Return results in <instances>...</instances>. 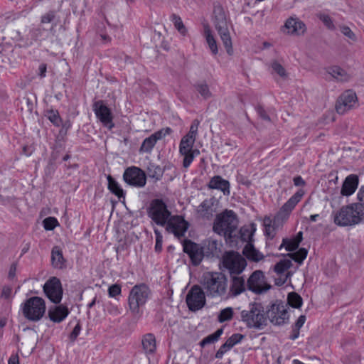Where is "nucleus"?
<instances>
[{
    "mask_svg": "<svg viewBox=\"0 0 364 364\" xmlns=\"http://www.w3.org/2000/svg\"><path fill=\"white\" fill-rule=\"evenodd\" d=\"M171 20L173 22V24H174L176 28L178 31V32L181 35L186 36L187 30H186V28L185 27L181 17L177 16L176 14H173L171 16Z\"/></svg>",
    "mask_w": 364,
    "mask_h": 364,
    "instance_id": "nucleus-40",
    "label": "nucleus"
},
{
    "mask_svg": "<svg viewBox=\"0 0 364 364\" xmlns=\"http://www.w3.org/2000/svg\"><path fill=\"white\" fill-rule=\"evenodd\" d=\"M108 188L118 198L124 197V192L118 183L110 176H107Z\"/></svg>",
    "mask_w": 364,
    "mask_h": 364,
    "instance_id": "nucleus-34",
    "label": "nucleus"
},
{
    "mask_svg": "<svg viewBox=\"0 0 364 364\" xmlns=\"http://www.w3.org/2000/svg\"><path fill=\"white\" fill-rule=\"evenodd\" d=\"M243 335L240 333H235L232 335L227 341L229 342L231 346L233 347L235 344L240 343L243 338Z\"/></svg>",
    "mask_w": 364,
    "mask_h": 364,
    "instance_id": "nucleus-51",
    "label": "nucleus"
},
{
    "mask_svg": "<svg viewBox=\"0 0 364 364\" xmlns=\"http://www.w3.org/2000/svg\"><path fill=\"white\" fill-rule=\"evenodd\" d=\"M308 251L305 248H300L297 252L289 253L287 255L296 262L301 264L307 256Z\"/></svg>",
    "mask_w": 364,
    "mask_h": 364,
    "instance_id": "nucleus-38",
    "label": "nucleus"
},
{
    "mask_svg": "<svg viewBox=\"0 0 364 364\" xmlns=\"http://www.w3.org/2000/svg\"><path fill=\"white\" fill-rule=\"evenodd\" d=\"M200 124V121L197 119H194L192 122V124L190 127V129L188 134H186V136H188L189 138H193L196 140V136L198 134V126Z\"/></svg>",
    "mask_w": 364,
    "mask_h": 364,
    "instance_id": "nucleus-46",
    "label": "nucleus"
},
{
    "mask_svg": "<svg viewBox=\"0 0 364 364\" xmlns=\"http://www.w3.org/2000/svg\"><path fill=\"white\" fill-rule=\"evenodd\" d=\"M247 288L250 291L259 294L267 291L271 285L268 284L263 272L255 271L247 281Z\"/></svg>",
    "mask_w": 364,
    "mask_h": 364,
    "instance_id": "nucleus-14",
    "label": "nucleus"
},
{
    "mask_svg": "<svg viewBox=\"0 0 364 364\" xmlns=\"http://www.w3.org/2000/svg\"><path fill=\"white\" fill-rule=\"evenodd\" d=\"M206 242L208 253L213 255L217 254L219 249L218 241L216 240L210 239Z\"/></svg>",
    "mask_w": 364,
    "mask_h": 364,
    "instance_id": "nucleus-44",
    "label": "nucleus"
},
{
    "mask_svg": "<svg viewBox=\"0 0 364 364\" xmlns=\"http://www.w3.org/2000/svg\"><path fill=\"white\" fill-rule=\"evenodd\" d=\"M12 292V289L10 287L5 286L2 289L1 297L5 299H9Z\"/></svg>",
    "mask_w": 364,
    "mask_h": 364,
    "instance_id": "nucleus-55",
    "label": "nucleus"
},
{
    "mask_svg": "<svg viewBox=\"0 0 364 364\" xmlns=\"http://www.w3.org/2000/svg\"><path fill=\"white\" fill-rule=\"evenodd\" d=\"M148 174L149 177L155 178L156 180H159L163 176V171L159 166L151 164L148 167Z\"/></svg>",
    "mask_w": 364,
    "mask_h": 364,
    "instance_id": "nucleus-39",
    "label": "nucleus"
},
{
    "mask_svg": "<svg viewBox=\"0 0 364 364\" xmlns=\"http://www.w3.org/2000/svg\"><path fill=\"white\" fill-rule=\"evenodd\" d=\"M124 180L129 185L143 187L146 184V175L139 168L131 167L126 169L123 175Z\"/></svg>",
    "mask_w": 364,
    "mask_h": 364,
    "instance_id": "nucleus-16",
    "label": "nucleus"
},
{
    "mask_svg": "<svg viewBox=\"0 0 364 364\" xmlns=\"http://www.w3.org/2000/svg\"><path fill=\"white\" fill-rule=\"evenodd\" d=\"M294 183L296 186H303L305 185V181L301 176L294 178Z\"/></svg>",
    "mask_w": 364,
    "mask_h": 364,
    "instance_id": "nucleus-61",
    "label": "nucleus"
},
{
    "mask_svg": "<svg viewBox=\"0 0 364 364\" xmlns=\"http://www.w3.org/2000/svg\"><path fill=\"white\" fill-rule=\"evenodd\" d=\"M257 112L258 113V114L259 115V117L265 120V121H267V122H270V117H269V115L267 114V113L266 112V111L264 110V109L260 106L257 107Z\"/></svg>",
    "mask_w": 364,
    "mask_h": 364,
    "instance_id": "nucleus-52",
    "label": "nucleus"
},
{
    "mask_svg": "<svg viewBox=\"0 0 364 364\" xmlns=\"http://www.w3.org/2000/svg\"><path fill=\"white\" fill-rule=\"evenodd\" d=\"M108 293L111 297L119 295L121 294V286L117 284L111 285L108 289Z\"/></svg>",
    "mask_w": 364,
    "mask_h": 364,
    "instance_id": "nucleus-50",
    "label": "nucleus"
},
{
    "mask_svg": "<svg viewBox=\"0 0 364 364\" xmlns=\"http://www.w3.org/2000/svg\"><path fill=\"white\" fill-rule=\"evenodd\" d=\"M52 264L55 268L61 269L65 266V259L59 247L55 246L51 251Z\"/></svg>",
    "mask_w": 364,
    "mask_h": 364,
    "instance_id": "nucleus-30",
    "label": "nucleus"
},
{
    "mask_svg": "<svg viewBox=\"0 0 364 364\" xmlns=\"http://www.w3.org/2000/svg\"><path fill=\"white\" fill-rule=\"evenodd\" d=\"M218 201L212 197L203 200L197 208L196 213L199 218L210 220L218 210Z\"/></svg>",
    "mask_w": 364,
    "mask_h": 364,
    "instance_id": "nucleus-19",
    "label": "nucleus"
},
{
    "mask_svg": "<svg viewBox=\"0 0 364 364\" xmlns=\"http://www.w3.org/2000/svg\"><path fill=\"white\" fill-rule=\"evenodd\" d=\"M80 330H81V326L79 323H77L75 328H73V331L71 332L70 335V339L71 341H75V339L77 338V337L78 336L80 332Z\"/></svg>",
    "mask_w": 364,
    "mask_h": 364,
    "instance_id": "nucleus-53",
    "label": "nucleus"
},
{
    "mask_svg": "<svg viewBox=\"0 0 364 364\" xmlns=\"http://www.w3.org/2000/svg\"><path fill=\"white\" fill-rule=\"evenodd\" d=\"M43 227L46 230H53L59 223L55 218L48 217L43 221Z\"/></svg>",
    "mask_w": 364,
    "mask_h": 364,
    "instance_id": "nucleus-43",
    "label": "nucleus"
},
{
    "mask_svg": "<svg viewBox=\"0 0 364 364\" xmlns=\"http://www.w3.org/2000/svg\"><path fill=\"white\" fill-rule=\"evenodd\" d=\"M364 218V208L360 204L352 203L343 206L333 213V222L338 226H353L359 224Z\"/></svg>",
    "mask_w": 364,
    "mask_h": 364,
    "instance_id": "nucleus-2",
    "label": "nucleus"
},
{
    "mask_svg": "<svg viewBox=\"0 0 364 364\" xmlns=\"http://www.w3.org/2000/svg\"><path fill=\"white\" fill-rule=\"evenodd\" d=\"M341 33L347 38L351 39L353 41H356V36L351 29L346 26H342L340 27Z\"/></svg>",
    "mask_w": 364,
    "mask_h": 364,
    "instance_id": "nucleus-49",
    "label": "nucleus"
},
{
    "mask_svg": "<svg viewBox=\"0 0 364 364\" xmlns=\"http://www.w3.org/2000/svg\"><path fill=\"white\" fill-rule=\"evenodd\" d=\"M223 264L231 274H240L247 265L245 259L239 253L233 251L227 252L224 254Z\"/></svg>",
    "mask_w": 364,
    "mask_h": 364,
    "instance_id": "nucleus-11",
    "label": "nucleus"
},
{
    "mask_svg": "<svg viewBox=\"0 0 364 364\" xmlns=\"http://www.w3.org/2000/svg\"><path fill=\"white\" fill-rule=\"evenodd\" d=\"M264 225L265 228V234L269 237H273L274 235V228L272 225V220L269 218H265L264 220Z\"/></svg>",
    "mask_w": 364,
    "mask_h": 364,
    "instance_id": "nucleus-48",
    "label": "nucleus"
},
{
    "mask_svg": "<svg viewBox=\"0 0 364 364\" xmlns=\"http://www.w3.org/2000/svg\"><path fill=\"white\" fill-rule=\"evenodd\" d=\"M306 321V316L304 315H301L296 322L295 323L294 327H296L297 328H301Z\"/></svg>",
    "mask_w": 364,
    "mask_h": 364,
    "instance_id": "nucleus-59",
    "label": "nucleus"
},
{
    "mask_svg": "<svg viewBox=\"0 0 364 364\" xmlns=\"http://www.w3.org/2000/svg\"><path fill=\"white\" fill-rule=\"evenodd\" d=\"M233 311L230 307L223 309L218 315V321L220 322H224L229 321L232 318Z\"/></svg>",
    "mask_w": 364,
    "mask_h": 364,
    "instance_id": "nucleus-42",
    "label": "nucleus"
},
{
    "mask_svg": "<svg viewBox=\"0 0 364 364\" xmlns=\"http://www.w3.org/2000/svg\"><path fill=\"white\" fill-rule=\"evenodd\" d=\"M359 107L358 96L352 90H347L343 92L337 98L335 104L336 112L343 115L350 110L355 109Z\"/></svg>",
    "mask_w": 364,
    "mask_h": 364,
    "instance_id": "nucleus-7",
    "label": "nucleus"
},
{
    "mask_svg": "<svg viewBox=\"0 0 364 364\" xmlns=\"http://www.w3.org/2000/svg\"><path fill=\"white\" fill-rule=\"evenodd\" d=\"M213 23L215 29L223 43L228 55L233 53L232 40L229 31L228 23L225 13L223 7L220 5L215 6L213 10Z\"/></svg>",
    "mask_w": 364,
    "mask_h": 364,
    "instance_id": "nucleus-5",
    "label": "nucleus"
},
{
    "mask_svg": "<svg viewBox=\"0 0 364 364\" xmlns=\"http://www.w3.org/2000/svg\"><path fill=\"white\" fill-rule=\"evenodd\" d=\"M43 291L48 298L55 304H59L63 296L60 281L55 277L48 279L43 286Z\"/></svg>",
    "mask_w": 364,
    "mask_h": 364,
    "instance_id": "nucleus-15",
    "label": "nucleus"
},
{
    "mask_svg": "<svg viewBox=\"0 0 364 364\" xmlns=\"http://www.w3.org/2000/svg\"><path fill=\"white\" fill-rule=\"evenodd\" d=\"M22 312L28 320L38 321L46 312L45 301L38 296L31 297L22 304Z\"/></svg>",
    "mask_w": 364,
    "mask_h": 364,
    "instance_id": "nucleus-6",
    "label": "nucleus"
},
{
    "mask_svg": "<svg viewBox=\"0 0 364 364\" xmlns=\"http://www.w3.org/2000/svg\"><path fill=\"white\" fill-rule=\"evenodd\" d=\"M188 228V223L181 216H172L166 223V230L173 233L177 238L184 236Z\"/></svg>",
    "mask_w": 364,
    "mask_h": 364,
    "instance_id": "nucleus-18",
    "label": "nucleus"
},
{
    "mask_svg": "<svg viewBox=\"0 0 364 364\" xmlns=\"http://www.w3.org/2000/svg\"><path fill=\"white\" fill-rule=\"evenodd\" d=\"M208 187L210 189H217L221 191L224 195H230V183L228 181L223 179L220 176H215L210 178Z\"/></svg>",
    "mask_w": 364,
    "mask_h": 364,
    "instance_id": "nucleus-24",
    "label": "nucleus"
},
{
    "mask_svg": "<svg viewBox=\"0 0 364 364\" xmlns=\"http://www.w3.org/2000/svg\"><path fill=\"white\" fill-rule=\"evenodd\" d=\"M143 350L146 354H154L156 350L155 336L152 333H148L143 336L141 340Z\"/></svg>",
    "mask_w": 364,
    "mask_h": 364,
    "instance_id": "nucleus-29",
    "label": "nucleus"
},
{
    "mask_svg": "<svg viewBox=\"0 0 364 364\" xmlns=\"http://www.w3.org/2000/svg\"><path fill=\"white\" fill-rule=\"evenodd\" d=\"M290 275H291L290 272H288L286 274H284L283 278L280 277L279 279H276V284L277 285H282V284H284L286 282L287 278Z\"/></svg>",
    "mask_w": 364,
    "mask_h": 364,
    "instance_id": "nucleus-60",
    "label": "nucleus"
},
{
    "mask_svg": "<svg viewBox=\"0 0 364 364\" xmlns=\"http://www.w3.org/2000/svg\"><path fill=\"white\" fill-rule=\"evenodd\" d=\"M271 67L274 73L278 74L282 77H286L287 74L284 68L277 61L272 63Z\"/></svg>",
    "mask_w": 364,
    "mask_h": 364,
    "instance_id": "nucleus-47",
    "label": "nucleus"
},
{
    "mask_svg": "<svg viewBox=\"0 0 364 364\" xmlns=\"http://www.w3.org/2000/svg\"><path fill=\"white\" fill-rule=\"evenodd\" d=\"M54 18H55V13L53 11H50L42 16L41 22L43 23H50L54 19Z\"/></svg>",
    "mask_w": 364,
    "mask_h": 364,
    "instance_id": "nucleus-54",
    "label": "nucleus"
},
{
    "mask_svg": "<svg viewBox=\"0 0 364 364\" xmlns=\"http://www.w3.org/2000/svg\"><path fill=\"white\" fill-rule=\"evenodd\" d=\"M292 266L291 260L283 259L277 262L274 267V271L281 277Z\"/></svg>",
    "mask_w": 364,
    "mask_h": 364,
    "instance_id": "nucleus-33",
    "label": "nucleus"
},
{
    "mask_svg": "<svg viewBox=\"0 0 364 364\" xmlns=\"http://www.w3.org/2000/svg\"><path fill=\"white\" fill-rule=\"evenodd\" d=\"M237 225L238 220L234 211L225 210L217 215L213 230L220 235L231 238L233 232L237 230Z\"/></svg>",
    "mask_w": 364,
    "mask_h": 364,
    "instance_id": "nucleus-4",
    "label": "nucleus"
},
{
    "mask_svg": "<svg viewBox=\"0 0 364 364\" xmlns=\"http://www.w3.org/2000/svg\"><path fill=\"white\" fill-rule=\"evenodd\" d=\"M148 215L157 225L161 226H164L171 217L166 205L159 199L151 201L148 210Z\"/></svg>",
    "mask_w": 364,
    "mask_h": 364,
    "instance_id": "nucleus-9",
    "label": "nucleus"
},
{
    "mask_svg": "<svg viewBox=\"0 0 364 364\" xmlns=\"http://www.w3.org/2000/svg\"><path fill=\"white\" fill-rule=\"evenodd\" d=\"M358 186V177L356 175H350L345 179L342 188L341 194L343 196H350L356 190Z\"/></svg>",
    "mask_w": 364,
    "mask_h": 364,
    "instance_id": "nucleus-26",
    "label": "nucleus"
},
{
    "mask_svg": "<svg viewBox=\"0 0 364 364\" xmlns=\"http://www.w3.org/2000/svg\"><path fill=\"white\" fill-rule=\"evenodd\" d=\"M93 110L97 117L105 126L111 129L112 124V117L109 109L103 103L102 101H97L93 105Z\"/></svg>",
    "mask_w": 364,
    "mask_h": 364,
    "instance_id": "nucleus-21",
    "label": "nucleus"
},
{
    "mask_svg": "<svg viewBox=\"0 0 364 364\" xmlns=\"http://www.w3.org/2000/svg\"><path fill=\"white\" fill-rule=\"evenodd\" d=\"M196 139L184 136L179 144V152L183 156V166L188 168L192 163L195 156L198 155L200 151L198 149H193V145Z\"/></svg>",
    "mask_w": 364,
    "mask_h": 364,
    "instance_id": "nucleus-12",
    "label": "nucleus"
},
{
    "mask_svg": "<svg viewBox=\"0 0 364 364\" xmlns=\"http://www.w3.org/2000/svg\"><path fill=\"white\" fill-rule=\"evenodd\" d=\"M299 245V244L296 242L294 238L291 240L283 239L282 244L279 247V249H282V247H285L287 251L291 252L296 250Z\"/></svg>",
    "mask_w": 364,
    "mask_h": 364,
    "instance_id": "nucleus-41",
    "label": "nucleus"
},
{
    "mask_svg": "<svg viewBox=\"0 0 364 364\" xmlns=\"http://www.w3.org/2000/svg\"><path fill=\"white\" fill-rule=\"evenodd\" d=\"M149 287L144 284L134 286L129 296V306L133 313H138L139 307L144 305L149 295Z\"/></svg>",
    "mask_w": 364,
    "mask_h": 364,
    "instance_id": "nucleus-10",
    "label": "nucleus"
},
{
    "mask_svg": "<svg viewBox=\"0 0 364 364\" xmlns=\"http://www.w3.org/2000/svg\"><path fill=\"white\" fill-rule=\"evenodd\" d=\"M327 73L338 82H347L350 78V75L344 69L336 65L328 68Z\"/></svg>",
    "mask_w": 364,
    "mask_h": 364,
    "instance_id": "nucleus-28",
    "label": "nucleus"
},
{
    "mask_svg": "<svg viewBox=\"0 0 364 364\" xmlns=\"http://www.w3.org/2000/svg\"><path fill=\"white\" fill-rule=\"evenodd\" d=\"M162 241L163 238L159 237V239H156V245H155V250L156 252H161L162 249Z\"/></svg>",
    "mask_w": 364,
    "mask_h": 364,
    "instance_id": "nucleus-64",
    "label": "nucleus"
},
{
    "mask_svg": "<svg viewBox=\"0 0 364 364\" xmlns=\"http://www.w3.org/2000/svg\"><path fill=\"white\" fill-rule=\"evenodd\" d=\"M200 284L208 296L221 297L226 294L227 278L221 272H205L203 274Z\"/></svg>",
    "mask_w": 364,
    "mask_h": 364,
    "instance_id": "nucleus-1",
    "label": "nucleus"
},
{
    "mask_svg": "<svg viewBox=\"0 0 364 364\" xmlns=\"http://www.w3.org/2000/svg\"><path fill=\"white\" fill-rule=\"evenodd\" d=\"M205 293L198 285L191 287L186 295V304L192 311L202 309L205 304Z\"/></svg>",
    "mask_w": 364,
    "mask_h": 364,
    "instance_id": "nucleus-13",
    "label": "nucleus"
},
{
    "mask_svg": "<svg viewBox=\"0 0 364 364\" xmlns=\"http://www.w3.org/2000/svg\"><path fill=\"white\" fill-rule=\"evenodd\" d=\"M299 330L296 327H293L292 333L289 337L291 340H295L299 336Z\"/></svg>",
    "mask_w": 364,
    "mask_h": 364,
    "instance_id": "nucleus-63",
    "label": "nucleus"
},
{
    "mask_svg": "<svg viewBox=\"0 0 364 364\" xmlns=\"http://www.w3.org/2000/svg\"><path fill=\"white\" fill-rule=\"evenodd\" d=\"M304 195V191L303 190H299L282 205L279 213L287 217L296 205L301 200Z\"/></svg>",
    "mask_w": 364,
    "mask_h": 364,
    "instance_id": "nucleus-23",
    "label": "nucleus"
},
{
    "mask_svg": "<svg viewBox=\"0 0 364 364\" xmlns=\"http://www.w3.org/2000/svg\"><path fill=\"white\" fill-rule=\"evenodd\" d=\"M16 268H17V265L16 263H13L11 265L9 272V274H8V277L9 279H12L15 277L16 272Z\"/></svg>",
    "mask_w": 364,
    "mask_h": 364,
    "instance_id": "nucleus-58",
    "label": "nucleus"
},
{
    "mask_svg": "<svg viewBox=\"0 0 364 364\" xmlns=\"http://www.w3.org/2000/svg\"><path fill=\"white\" fill-rule=\"evenodd\" d=\"M171 132L172 130L171 128L166 127L154 132L143 141L139 149V151L141 153H150L157 141L161 139L167 134H171Z\"/></svg>",
    "mask_w": 364,
    "mask_h": 364,
    "instance_id": "nucleus-20",
    "label": "nucleus"
},
{
    "mask_svg": "<svg viewBox=\"0 0 364 364\" xmlns=\"http://www.w3.org/2000/svg\"><path fill=\"white\" fill-rule=\"evenodd\" d=\"M288 306L281 301L272 304L265 311L267 320L274 325H283L289 321Z\"/></svg>",
    "mask_w": 364,
    "mask_h": 364,
    "instance_id": "nucleus-8",
    "label": "nucleus"
},
{
    "mask_svg": "<svg viewBox=\"0 0 364 364\" xmlns=\"http://www.w3.org/2000/svg\"><path fill=\"white\" fill-rule=\"evenodd\" d=\"M68 313L69 311L66 306L59 305L50 308L48 310V316L52 321L60 323L66 318Z\"/></svg>",
    "mask_w": 364,
    "mask_h": 364,
    "instance_id": "nucleus-25",
    "label": "nucleus"
},
{
    "mask_svg": "<svg viewBox=\"0 0 364 364\" xmlns=\"http://www.w3.org/2000/svg\"><path fill=\"white\" fill-rule=\"evenodd\" d=\"M318 17L328 29L334 30L336 28L332 18L328 15L319 14Z\"/></svg>",
    "mask_w": 364,
    "mask_h": 364,
    "instance_id": "nucleus-45",
    "label": "nucleus"
},
{
    "mask_svg": "<svg viewBox=\"0 0 364 364\" xmlns=\"http://www.w3.org/2000/svg\"><path fill=\"white\" fill-rule=\"evenodd\" d=\"M285 27L291 34H303L306 31L305 24L296 18H289L285 23Z\"/></svg>",
    "mask_w": 364,
    "mask_h": 364,
    "instance_id": "nucleus-27",
    "label": "nucleus"
},
{
    "mask_svg": "<svg viewBox=\"0 0 364 364\" xmlns=\"http://www.w3.org/2000/svg\"><path fill=\"white\" fill-rule=\"evenodd\" d=\"M223 331L222 328H219L213 334H210V335L206 336L205 338H204L200 343V346L204 347L205 346H206L208 344H210V343H213L217 341L219 339V338L220 337V336L222 335Z\"/></svg>",
    "mask_w": 364,
    "mask_h": 364,
    "instance_id": "nucleus-36",
    "label": "nucleus"
},
{
    "mask_svg": "<svg viewBox=\"0 0 364 364\" xmlns=\"http://www.w3.org/2000/svg\"><path fill=\"white\" fill-rule=\"evenodd\" d=\"M247 283L243 277L238 275L232 276L231 278V284L230 286L228 296L234 297L240 295L245 291Z\"/></svg>",
    "mask_w": 364,
    "mask_h": 364,
    "instance_id": "nucleus-22",
    "label": "nucleus"
},
{
    "mask_svg": "<svg viewBox=\"0 0 364 364\" xmlns=\"http://www.w3.org/2000/svg\"><path fill=\"white\" fill-rule=\"evenodd\" d=\"M48 119L51 122L54 124L58 126L60 122V117L58 114H55L53 112H50L48 115Z\"/></svg>",
    "mask_w": 364,
    "mask_h": 364,
    "instance_id": "nucleus-56",
    "label": "nucleus"
},
{
    "mask_svg": "<svg viewBox=\"0 0 364 364\" xmlns=\"http://www.w3.org/2000/svg\"><path fill=\"white\" fill-rule=\"evenodd\" d=\"M204 33L210 49L213 54L216 55L218 52L216 41L212 35L210 28L208 24L204 26Z\"/></svg>",
    "mask_w": 364,
    "mask_h": 364,
    "instance_id": "nucleus-32",
    "label": "nucleus"
},
{
    "mask_svg": "<svg viewBox=\"0 0 364 364\" xmlns=\"http://www.w3.org/2000/svg\"><path fill=\"white\" fill-rule=\"evenodd\" d=\"M241 321L248 328L261 329L267 325L264 309L260 303H251L240 312Z\"/></svg>",
    "mask_w": 364,
    "mask_h": 364,
    "instance_id": "nucleus-3",
    "label": "nucleus"
},
{
    "mask_svg": "<svg viewBox=\"0 0 364 364\" xmlns=\"http://www.w3.org/2000/svg\"><path fill=\"white\" fill-rule=\"evenodd\" d=\"M287 305L293 308H300L302 305V298L296 292L289 293L287 296Z\"/></svg>",
    "mask_w": 364,
    "mask_h": 364,
    "instance_id": "nucleus-35",
    "label": "nucleus"
},
{
    "mask_svg": "<svg viewBox=\"0 0 364 364\" xmlns=\"http://www.w3.org/2000/svg\"><path fill=\"white\" fill-rule=\"evenodd\" d=\"M243 254L247 258L255 262H258L263 258V255L251 244H247L245 245L243 249Z\"/></svg>",
    "mask_w": 364,
    "mask_h": 364,
    "instance_id": "nucleus-31",
    "label": "nucleus"
},
{
    "mask_svg": "<svg viewBox=\"0 0 364 364\" xmlns=\"http://www.w3.org/2000/svg\"><path fill=\"white\" fill-rule=\"evenodd\" d=\"M227 351L228 350H226L225 347L222 345L219 350L216 352L215 358H221Z\"/></svg>",
    "mask_w": 364,
    "mask_h": 364,
    "instance_id": "nucleus-62",
    "label": "nucleus"
},
{
    "mask_svg": "<svg viewBox=\"0 0 364 364\" xmlns=\"http://www.w3.org/2000/svg\"><path fill=\"white\" fill-rule=\"evenodd\" d=\"M183 251L188 255L193 265H198L204 256L203 248L190 240H184L183 242Z\"/></svg>",
    "mask_w": 364,
    "mask_h": 364,
    "instance_id": "nucleus-17",
    "label": "nucleus"
},
{
    "mask_svg": "<svg viewBox=\"0 0 364 364\" xmlns=\"http://www.w3.org/2000/svg\"><path fill=\"white\" fill-rule=\"evenodd\" d=\"M195 87L203 99L208 100L212 97V92L205 82L198 83L196 85Z\"/></svg>",
    "mask_w": 364,
    "mask_h": 364,
    "instance_id": "nucleus-37",
    "label": "nucleus"
},
{
    "mask_svg": "<svg viewBox=\"0 0 364 364\" xmlns=\"http://www.w3.org/2000/svg\"><path fill=\"white\" fill-rule=\"evenodd\" d=\"M358 199L359 200V203H357L358 204H360L361 208H363L364 207V186H362L358 193Z\"/></svg>",
    "mask_w": 364,
    "mask_h": 364,
    "instance_id": "nucleus-57",
    "label": "nucleus"
}]
</instances>
